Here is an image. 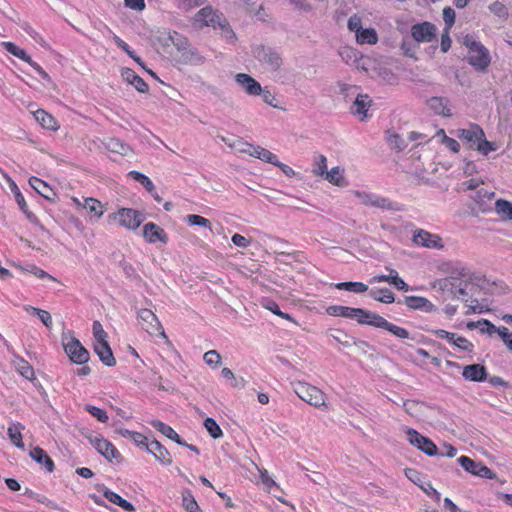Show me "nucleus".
I'll return each mask as SVG.
<instances>
[{
	"label": "nucleus",
	"mask_w": 512,
	"mask_h": 512,
	"mask_svg": "<svg viewBox=\"0 0 512 512\" xmlns=\"http://www.w3.org/2000/svg\"><path fill=\"white\" fill-rule=\"evenodd\" d=\"M495 197V193L493 191H489L485 188L478 189L473 196H471L474 205L471 207V214L473 216H478L480 213H488L491 212L492 200Z\"/></svg>",
	"instance_id": "obj_7"
},
{
	"label": "nucleus",
	"mask_w": 512,
	"mask_h": 512,
	"mask_svg": "<svg viewBox=\"0 0 512 512\" xmlns=\"http://www.w3.org/2000/svg\"><path fill=\"white\" fill-rule=\"evenodd\" d=\"M176 60L185 65H202L205 62V58L198 50L190 47L181 52Z\"/></svg>",
	"instance_id": "obj_25"
},
{
	"label": "nucleus",
	"mask_w": 512,
	"mask_h": 512,
	"mask_svg": "<svg viewBox=\"0 0 512 512\" xmlns=\"http://www.w3.org/2000/svg\"><path fill=\"white\" fill-rule=\"evenodd\" d=\"M489 10L499 17H503V16L507 15V13H508L505 5L498 1L490 4Z\"/></svg>",
	"instance_id": "obj_63"
},
{
	"label": "nucleus",
	"mask_w": 512,
	"mask_h": 512,
	"mask_svg": "<svg viewBox=\"0 0 512 512\" xmlns=\"http://www.w3.org/2000/svg\"><path fill=\"white\" fill-rule=\"evenodd\" d=\"M150 424L153 428H155L157 431H159L169 439L175 441L178 445H186V442L181 439V437L176 433V431L171 426L163 423L160 420H152Z\"/></svg>",
	"instance_id": "obj_31"
},
{
	"label": "nucleus",
	"mask_w": 512,
	"mask_h": 512,
	"mask_svg": "<svg viewBox=\"0 0 512 512\" xmlns=\"http://www.w3.org/2000/svg\"><path fill=\"white\" fill-rule=\"evenodd\" d=\"M437 28L430 22L415 24L411 28V35L417 42H431L436 37Z\"/></svg>",
	"instance_id": "obj_14"
},
{
	"label": "nucleus",
	"mask_w": 512,
	"mask_h": 512,
	"mask_svg": "<svg viewBox=\"0 0 512 512\" xmlns=\"http://www.w3.org/2000/svg\"><path fill=\"white\" fill-rule=\"evenodd\" d=\"M339 290H346L354 293H364L368 290V286L362 282H340L335 284Z\"/></svg>",
	"instance_id": "obj_45"
},
{
	"label": "nucleus",
	"mask_w": 512,
	"mask_h": 512,
	"mask_svg": "<svg viewBox=\"0 0 512 512\" xmlns=\"http://www.w3.org/2000/svg\"><path fill=\"white\" fill-rule=\"evenodd\" d=\"M30 457L40 465H44L48 472H53L55 466L52 459L40 447H35L30 451Z\"/></svg>",
	"instance_id": "obj_32"
},
{
	"label": "nucleus",
	"mask_w": 512,
	"mask_h": 512,
	"mask_svg": "<svg viewBox=\"0 0 512 512\" xmlns=\"http://www.w3.org/2000/svg\"><path fill=\"white\" fill-rule=\"evenodd\" d=\"M326 312L330 316H341L344 318H356L359 324H369L373 312L362 308H352L341 305H332L326 309Z\"/></svg>",
	"instance_id": "obj_3"
},
{
	"label": "nucleus",
	"mask_w": 512,
	"mask_h": 512,
	"mask_svg": "<svg viewBox=\"0 0 512 512\" xmlns=\"http://www.w3.org/2000/svg\"><path fill=\"white\" fill-rule=\"evenodd\" d=\"M92 331L95 338V343L107 341V333L104 331L99 321H94L92 325Z\"/></svg>",
	"instance_id": "obj_58"
},
{
	"label": "nucleus",
	"mask_w": 512,
	"mask_h": 512,
	"mask_svg": "<svg viewBox=\"0 0 512 512\" xmlns=\"http://www.w3.org/2000/svg\"><path fill=\"white\" fill-rule=\"evenodd\" d=\"M181 495L182 505L186 512H202L192 492L189 489H184Z\"/></svg>",
	"instance_id": "obj_39"
},
{
	"label": "nucleus",
	"mask_w": 512,
	"mask_h": 512,
	"mask_svg": "<svg viewBox=\"0 0 512 512\" xmlns=\"http://www.w3.org/2000/svg\"><path fill=\"white\" fill-rule=\"evenodd\" d=\"M466 327L469 330L478 328L481 333H487L488 335H492L496 331L495 325L486 319H481L476 322L470 321L467 323Z\"/></svg>",
	"instance_id": "obj_40"
},
{
	"label": "nucleus",
	"mask_w": 512,
	"mask_h": 512,
	"mask_svg": "<svg viewBox=\"0 0 512 512\" xmlns=\"http://www.w3.org/2000/svg\"><path fill=\"white\" fill-rule=\"evenodd\" d=\"M114 42L115 44L120 48L122 49L124 52H126V54L131 57L135 62H137L139 65H141L142 67H144V64L141 60L140 57H138L134 51H132L129 47V45L123 41L121 38H119L118 36H114Z\"/></svg>",
	"instance_id": "obj_52"
},
{
	"label": "nucleus",
	"mask_w": 512,
	"mask_h": 512,
	"mask_svg": "<svg viewBox=\"0 0 512 512\" xmlns=\"http://www.w3.org/2000/svg\"><path fill=\"white\" fill-rule=\"evenodd\" d=\"M294 391L306 403L314 406H325V394L315 386L298 382L294 385Z\"/></svg>",
	"instance_id": "obj_4"
},
{
	"label": "nucleus",
	"mask_w": 512,
	"mask_h": 512,
	"mask_svg": "<svg viewBox=\"0 0 512 512\" xmlns=\"http://www.w3.org/2000/svg\"><path fill=\"white\" fill-rule=\"evenodd\" d=\"M252 53L266 71L277 72L283 65L281 54L270 46L257 45L253 48Z\"/></svg>",
	"instance_id": "obj_2"
},
{
	"label": "nucleus",
	"mask_w": 512,
	"mask_h": 512,
	"mask_svg": "<svg viewBox=\"0 0 512 512\" xmlns=\"http://www.w3.org/2000/svg\"><path fill=\"white\" fill-rule=\"evenodd\" d=\"M30 186L41 196H43L47 200H54L56 193L53 189L43 180L38 177H31L29 179Z\"/></svg>",
	"instance_id": "obj_29"
},
{
	"label": "nucleus",
	"mask_w": 512,
	"mask_h": 512,
	"mask_svg": "<svg viewBox=\"0 0 512 512\" xmlns=\"http://www.w3.org/2000/svg\"><path fill=\"white\" fill-rule=\"evenodd\" d=\"M205 363L209 366H219L221 364V356L216 350H210L203 356Z\"/></svg>",
	"instance_id": "obj_60"
},
{
	"label": "nucleus",
	"mask_w": 512,
	"mask_h": 512,
	"mask_svg": "<svg viewBox=\"0 0 512 512\" xmlns=\"http://www.w3.org/2000/svg\"><path fill=\"white\" fill-rule=\"evenodd\" d=\"M408 441L413 446L428 456L438 455V448L431 439L420 434L416 430L409 428L407 430Z\"/></svg>",
	"instance_id": "obj_11"
},
{
	"label": "nucleus",
	"mask_w": 512,
	"mask_h": 512,
	"mask_svg": "<svg viewBox=\"0 0 512 512\" xmlns=\"http://www.w3.org/2000/svg\"><path fill=\"white\" fill-rule=\"evenodd\" d=\"M33 314L37 315L40 321L48 328L53 324L50 313L42 309H33Z\"/></svg>",
	"instance_id": "obj_62"
},
{
	"label": "nucleus",
	"mask_w": 512,
	"mask_h": 512,
	"mask_svg": "<svg viewBox=\"0 0 512 512\" xmlns=\"http://www.w3.org/2000/svg\"><path fill=\"white\" fill-rule=\"evenodd\" d=\"M128 176L142 184L149 193H153L155 191L153 182L143 173L132 170L128 173Z\"/></svg>",
	"instance_id": "obj_47"
},
{
	"label": "nucleus",
	"mask_w": 512,
	"mask_h": 512,
	"mask_svg": "<svg viewBox=\"0 0 512 512\" xmlns=\"http://www.w3.org/2000/svg\"><path fill=\"white\" fill-rule=\"evenodd\" d=\"M204 427L210 436L214 439H218L222 436V430L213 418H206L204 420Z\"/></svg>",
	"instance_id": "obj_50"
},
{
	"label": "nucleus",
	"mask_w": 512,
	"mask_h": 512,
	"mask_svg": "<svg viewBox=\"0 0 512 512\" xmlns=\"http://www.w3.org/2000/svg\"><path fill=\"white\" fill-rule=\"evenodd\" d=\"M369 295L374 300L382 302V303H386V304H390L395 301V296H394L393 292L387 288L371 289L369 292Z\"/></svg>",
	"instance_id": "obj_38"
},
{
	"label": "nucleus",
	"mask_w": 512,
	"mask_h": 512,
	"mask_svg": "<svg viewBox=\"0 0 512 512\" xmlns=\"http://www.w3.org/2000/svg\"><path fill=\"white\" fill-rule=\"evenodd\" d=\"M443 20L445 22V29H450L455 23L456 13L451 7H445L443 9Z\"/></svg>",
	"instance_id": "obj_61"
},
{
	"label": "nucleus",
	"mask_w": 512,
	"mask_h": 512,
	"mask_svg": "<svg viewBox=\"0 0 512 512\" xmlns=\"http://www.w3.org/2000/svg\"><path fill=\"white\" fill-rule=\"evenodd\" d=\"M36 121L46 129L50 130H56L58 129L59 125L57 120L46 111L39 109L34 113Z\"/></svg>",
	"instance_id": "obj_33"
},
{
	"label": "nucleus",
	"mask_w": 512,
	"mask_h": 512,
	"mask_svg": "<svg viewBox=\"0 0 512 512\" xmlns=\"http://www.w3.org/2000/svg\"><path fill=\"white\" fill-rule=\"evenodd\" d=\"M12 363L17 370V372L23 376L25 379L29 381H35V372L33 367L29 364L28 361L20 357L19 355L14 354V358L12 360Z\"/></svg>",
	"instance_id": "obj_26"
},
{
	"label": "nucleus",
	"mask_w": 512,
	"mask_h": 512,
	"mask_svg": "<svg viewBox=\"0 0 512 512\" xmlns=\"http://www.w3.org/2000/svg\"><path fill=\"white\" fill-rule=\"evenodd\" d=\"M147 451L154 455V457L164 465L172 463V457L169 451L161 445L157 440H153L147 446Z\"/></svg>",
	"instance_id": "obj_23"
},
{
	"label": "nucleus",
	"mask_w": 512,
	"mask_h": 512,
	"mask_svg": "<svg viewBox=\"0 0 512 512\" xmlns=\"http://www.w3.org/2000/svg\"><path fill=\"white\" fill-rule=\"evenodd\" d=\"M85 409L88 413H90L93 417H95L98 421L102 423H106L109 419L107 412L96 406L86 405Z\"/></svg>",
	"instance_id": "obj_56"
},
{
	"label": "nucleus",
	"mask_w": 512,
	"mask_h": 512,
	"mask_svg": "<svg viewBox=\"0 0 512 512\" xmlns=\"http://www.w3.org/2000/svg\"><path fill=\"white\" fill-rule=\"evenodd\" d=\"M368 325L376 327V328L385 329V330L389 331L390 333H392L393 335H395L396 337L401 338V339H407V338H409V335H410L409 332L405 328L399 327L395 324L388 322L384 317H382L374 312L372 314V317H371Z\"/></svg>",
	"instance_id": "obj_13"
},
{
	"label": "nucleus",
	"mask_w": 512,
	"mask_h": 512,
	"mask_svg": "<svg viewBox=\"0 0 512 512\" xmlns=\"http://www.w3.org/2000/svg\"><path fill=\"white\" fill-rule=\"evenodd\" d=\"M476 476L480 478H486V479H495L496 474L486 465L481 463L480 467H478V470L476 472Z\"/></svg>",
	"instance_id": "obj_64"
},
{
	"label": "nucleus",
	"mask_w": 512,
	"mask_h": 512,
	"mask_svg": "<svg viewBox=\"0 0 512 512\" xmlns=\"http://www.w3.org/2000/svg\"><path fill=\"white\" fill-rule=\"evenodd\" d=\"M427 106L434 111L435 114L450 117L451 112L448 107V99L443 97H431L427 100Z\"/></svg>",
	"instance_id": "obj_30"
},
{
	"label": "nucleus",
	"mask_w": 512,
	"mask_h": 512,
	"mask_svg": "<svg viewBox=\"0 0 512 512\" xmlns=\"http://www.w3.org/2000/svg\"><path fill=\"white\" fill-rule=\"evenodd\" d=\"M138 319L142 328L150 335H161L166 338L164 329L157 316L150 309H140Z\"/></svg>",
	"instance_id": "obj_8"
},
{
	"label": "nucleus",
	"mask_w": 512,
	"mask_h": 512,
	"mask_svg": "<svg viewBox=\"0 0 512 512\" xmlns=\"http://www.w3.org/2000/svg\"><path fill=\"white\" fill-rule=\"evenodd\" d=\"M110 219L117 220L119 224L129 230L137 229L144 221V215L132 208H121L109 215Z\"/></svg>",
	"instance_id": "obj_6"
},
{
	"label": "nucleus",
	"mask_w": 512,
	"mask_h": 512,
	"mask_svg": "<svg viewBox=\"0 0 512 512\" xmlns=\"http://www.w3.org/2000/svg\"><path fill=\"white\" fill-rule=\"evenodd\" d=\"M355 195L360 200V202L365 206L376 207L379 209L390 211H401V207L399 206L398 203L393 202L386 197H382L380 195L364 191H356Z\"/></svg>",
	"instance_id": "obj_5"
},
{
	"label": "nucleus",
	"mask_w": 512,
	"mask_h": 512,
	"mask_svg": "<svg viewBox=\"0 0 512 512\" xmlns=\"http://www.w3.org/2000/svg\"><path fill=\"white\" fill-rule=\"evenodd\" d=\"M413 241L417 245H421L426 248L441 249L443 247L439 236L424 230H418L413 236Z\"/></svg>",
	"instance_id": "obj_18"
},
{
	"label": "nucleus",
	"mask_w": 512,
	"mask_h": 512,
	"mask_svg": "<svg viewBox=\"0 0 512 512\" xmlns=\"http://www.w3.org/2000/svg\"><path fill=\"white\" fill-rule=\"evenodd\" d=\"M387 133V143L391 149L400 152L407 147V141L404 140L399 134L390 132Z\"/></svg>",
	"instance_id": "obj_46"
},
{
	"label": "nucleus",
	"mask_w": 512,
	"mask_h": 512,
	"mask_svg": "<svg viewBox=\"0 0 512 512\" xmlns=\"http://www.w3.org/2000/svg\"><path fill=\"white\" fill-rule=\"evenodd\" d=\"M186 221L190 225L203 226V227H207V228L211 229L210 221L200 215H195V214L188 215L186 217Z\"/></svg>",
	"instance_id": "obj_59"
},
{
	"label": "nucleus",
	"mask_w": 512,
	"mask_h": 512,
	"mask_svg": "<svg viewBox=\"0 0 512 512\" xmlns=\"http://www.w3.org/2000/svg\"><path fill=\"white\" fill-rule=\"evenodd\" d=\"M235 81L248 95L257 96L262 92L260 83L246 73L236 74Z\"/></svg>",
	"instance_id": "obj_16"
},
{
	"label": "nucleus",
	"mask_w": 512,
	"mask_h": 512,
	"mask_svg": "<svg viewBox=\"0 0 512 512\" xmlns=\"http://www.w3.org/2000/svg\"><path fill=\"white\" fill-rule=\"evenodd\" d=\"M370 97L365 94H357L352 106L351 113L355 116H358L361 121H363L367 117L368 108L371 105Z\"/></svg>",
	"instance_id": "obj_21"
},
{
	"label": "nucleus",
	"mask_w": 512,
	"mask_h": 512,
	"mask_svg": "<svg viewBox=\"0 0 512 512\" xmlns=\"http://www.w3.org/2000/svg\"><path fill=\"white\" fill-rule=\"evenodd\" d=\"M457 462L459 465L470 474L476 476V472L478 470V467H480L482 462L474 461L473 459L469 458L468 456H461L457 459Z\"/></svg>",
	"instance_id": "obj_48"
},
{
	"label": "nucleus",
	"mask_w": 512,
	"mask_h": 512,
	"mask_svg": "<svg viewBox=\"0 0 512 512\" xmlns=\"http://www.w3.org/2000/svg\"><path fill=\"white\" fill-rule=\"evenodd\" d=\"M404 303L408 308L413 310L432 312L436 309L435 306L427 298L421 296H406Z\"/></svg>",
	"instance_id": "obj_24"
},
{
	"label": "nucleus",
	"mask_w": 512,
	"mask_h": 512,
	"mask_svg": "<svg viewBox=\"0 0 512 512\" xmlns=\"http://www.w3.org/2000/svg\"><path fill=\"white\" fill-rule=\"evenodd\" d=\"M83 207L87 209L90 213L94 214L96 218H100L104 213L103 204L94 198H86L84 200Z\"/></svg>",
	"instance_id": "obj_44"
},
{
	"label": "nucleus",
	"mask_w": 512,
	"mask_h": 512,
	"mask_svg": "<svg viewBox=\"0 0 512 512\" xmlns=\"http://www.w3.org/2000/svg\"><path fill=\"white\" fill-rule=\"evenodd\" d=\"M483 129L477 125L473 124L468 129H460L457 131V137L464 141L468 148H474L477 146L478 141L483 137Z\"/></svg>",
	"instance_id": "obj_15"
},
{
	"label": "nucleus",
	"mask_w": 512,
	"mask_h": 512,
	"mask_svg": "<svg viewBox=\"0 0 512 512\" xmlns=\"http://www.w3.org/2000/svg\"><path fill=\"white\" fill-rule=\"evenodd\" d=\"M228 146L232 149H235L238 152L248 154L250 149L252 148V144L244 141L242 138H233L232 143H228Z\"/></svg>",
	"instance_id": "obj_54"
},
{
	"label": "nucleus",
	"mask_w": 512,
	"mask_h": 512,
	"mask_svg": "<svg viewBox=\"0 0 512 512\" xmlns=\"http://www.w3.org/2000/svg\"><path fill=\"white\" fill-rule=\"evenodd\" d=\"M333 339H335L337 342L341 343L342 345L349 347L351 346V336H349L345 331L343 330H333L330 334Z\"/></svg>",
	"instance_id": "obj_57"
},
{
	"label": "nucleus",
	"mask_w": 512,
	"mask_h": 512,
	"mask_svg": "<svg viewBox=\"0 0 512 512\" xmlns=\"http://www.w3.org/2000/svg\"><path fill=\"white\" fill-rule=\"evenodd\" d=\"M430 332L438 338L446 339L449 343L462 351L470 353L474 349V345L468 339L458 336L455 333H451L443 329H434Z\"/></svg>",
	"instance_id": "obj_12"
},
{
	"label": "nucleus",
	"mask_w": 512,
	"mask_h": 512,
	"mask_svg": "<svg viewBox=\"0 0 512 512\" xmlns=\"http://www.w3.org/2000/svg\"><path fill=\"white\" fill-rule=\"evenodd\" d=\"M63 346L73 363L82 365L88 362L90 354L78 339L72 337L69 342L63 343Z\"/></svg>",
	"instance_id": "obj_10"
},
{
	"label": "nucleus",
	"mask_w": 512,
	"mask_h": 512,
	"mask_svg": "<svg viewBox=\"0 0 512 512\" xmlns=\"http://www.w3.org/2000/svg\"><path fill=\"white\" fill-rule=\"evenodd\" d=\"M10 188H11V191L14 193L15 200H16L20 210L26 215V218L31 223L38 224L39 223L38 218L35 216V214H33L31 211L28 210L24 196L20 192L17 185L14 182H12L10 184Z\"/></svg>",
	"instance_id": "obj_28"
},
{
	"label": "nucleus",
	"mask_w": 512,
	"mask_h": 512,
	"mask_svg": "<svg viewBox=\"0 0 512 512\" xmlns=\"http://www.w3.org/2000/svg\"><path fill=\"white\" fill-rule=\"evenodd\" d=\"M495 212L502 220H512V202L505 199H498L495 201Z\"/></svg>",
	"instance_id": "obj_36"
},
{
	"label": "nucleus",
	"mask_w": 512,
	"mask_h": 512,
	"mask_svg": "<svg viewBox=\"0 0 512 512\" xmlns=\"http://www.w3.org/2000/svg\"><path fill=\"white\" fill-rule=\"evenodd\" d=\"M90 444L100 453L106 460L112 462L115 460L117 463L121 462L122 456L116 447L108 440L100 435H95L94 438H89Z\"/></svg>",
	"instance_id": "obj_9"
},
{
	"label": "nucleus",
	"mask_w": 512,
	"mask_h": 512,
	"mask_svg": "<svg viewBox=\"0 0 512 512\" xmlns=\"http://www.w3.org/2000/svg\"><path fill=\"white\" fill-rule=\"evenodd\" d=\"M143 237L148 243L159 241L166 244L168 242V236L165 231L153 222L146 223L143 226Z\"/></svg>",
	"instance_id": "obj_17"
},
{
	"label": "nucleus",
	"mask_w": 512,
	"mask_h": 512,
	"mask_svg": "<svg viewBox=\"0 0 512 512\" xmlns=\"http://www.w3.org/2000/svg\"><path fill=\"white\" fill-rule=\"evenodd\" d=\"M463 44L469 49L467 60L477 71H485L490 65L491 59L487 48L476 41L473 36L466 35Z\"/></svg>",
	"instance_id": "obj_1"
},
{
	"label": "nucleus",
	"mask_w": 512,
	"mask_h": 512,
	"mask_svg": "<svg viewBox=\"0 0 512 512\" xmlns=\"http://www.w3.org/2000/svg\"><path fill=\"white\" fill-rule=\"evenodd\" d=\"M476 149L483 155H488L491 151H495L497 149V145L495 142H490L486 140L485 133L483 132V137L478 141Z\"/></svg>",
	"instance_id": "obj_53"
},
{
	"label": "nucleus",
	"mask_w": 512,
	"mask_h": 512,
	"mask_svg": "<svg viewBox=\"0 0 512 512\" xmlns=\"http://www.w3.org/2000/svg\"><path fill=\"white\" fill-rule=\"evenodd\" d=\"M94 352L104 365L108 367L115 366L116 360L107 341L94 343Z\"/></svg>",
	"instance_id": "obj_22"
},
{
	"label": "nucleus",
	"mask_w": 512,
	"mask_h": 512,
	"mask_svg": "<svg viewBox=\"0 0 512 512\" xmlns=\"http://www.w3.org/2000/svg\"><path fill=\"white\" fill-rule=\"evenodd\" d=\"M24 426L21 423H14L8 428V437L11 442L18 448L24 449L21 430Z\"/></svg>",
	"instance_id": "obj_37"
},
{
	"label": "nucleus",
	"mask_w": 512,
	"mask_h": 512,
	"mask_svg": "<svg viewBox=\"0 0 512 512\" xmlns=\"http://www.w3.org/2000/svg\"><path fill=\"white\" fill-rule=\"evenodd\" d=\"M462 376L469 381L482 382L487 379V370L481 364H471L464 367Z\"/></svg>",
	"instance_id": "obj_20"
},
{
	"label": "nucleus",
	"mask_w": 512,
	"mask_h": 512,
	"mask_svg": "<svg viewBox=\"0 0 512 512\" xmlns=\"http://www.w3.org/2000/svg\"><path fill=\"white\" fill-rule=\"evenodd\" d=\"M123 79L133 85L135 89L141 93L148 91V84L138 76L132 69L124 68L121 73Z\"/></svg>",
	"instance_id": "obj_27"
},
{
	"label": "nucleus",
	"mask_w": 512,
	"mask_h": 512,
	"mask_svg": "<svg viewBox=\"0 0 512 512\" xmlns=\"http://www.w3.org/2000/svg\"><path fill=\"white\" fill-rule=\"evenodd\" d=\"M325 179L329 181L331 184L343 187L346 185V181L343 177V171L340 167H333L330 171H327L325 174Z\"/></svg>",
	"instance_id": "obj_41"
},
{
	"label": "nucleus",
	"mask_w": 512,
	"mask_h": 512,
	"mask_svg": "<svg viewBox=\"0 0 512 512\" xmlns=\"http://www.w3.org/2000/svg\"><path fill=\"white\" fill-rule=\"evenodd\" d=\"M375 73L386 83L394 84L397 81V76L387 67H378L375 69Z\"/></svg>",
	"instance_id": "obj_51"
},
{
	"label": "nucleus",
	"mask_w": 512,
	"mask_h": 512,
	"mask_svg": "<svg viewBox=\"0 0 512 512\" xmlns=\"http://www.w3.org/2000/svg\"><path fill=\"white\" fill-rule=\"evenodd\" d=\"M221 14L218 13V11H215L212 9V7H204L201 10H199L196 14V20L198 22H201L202 24L206 26H213L216 27L217 25L221 26L222 28L225 27L221 23Z\"/></svg>",
	"instance_id": "obj_19"
},
{
	"label": "nucleus",
	"mask_w": 512,
	"mask_h": 512,
	"mask_svg": "<svg viewBox=\"0 0 512 512\" xmlns=\"http://www.w3.org/2000/svg\"><path fill=\"white\" fill-rule=\"evenodd\" d=\"M104 145L107 150L123 156L128 155L131 151L130 146L118 138H109L104 142Z\"/></svg>",
	"instance_id": "obj_35"
},
{
	"label": "nucleus",
	"mask_w": 512,
	"mask_h": 512,
	"mask_svg": "<svg viewBox=\"0 0 512 512\" xmlns=\"http://www.w3.org/2000/svg\"><path fill=\"white\" fill-rule=\"evenodd\" d=\"M356 39L359 44H376L378 41V36L373 28L369 29H361L356 34Z\"/></svg>",
	"instance_id": "obj_42"
},
{
	"label": "nucleus",
	"mask_w": 512,
	"mask_h": 512,
	"mask_svg": "<svg viewBox=\"0 0 512 512\" xmlns=\"http://www.w3.org/2000/svg\"><path fill=\"white\" fill-rule=\"evenodd\" d=\"M327 172V159L324 155L319 154L314 157L312 173L316 176H324Z\"/></svg>",
	"instance_id": "obj_49"
},
{
	"label": "nucleus",
	"mask_w": 512,
	"mask_h": 512,
	"mask_svg": "<svg viewBox=\"0 0 512 512\" xmlns=\"http://www.w3.org/2000/svg\"><path fill=\"white\" fill-rule=\"evenodd\" d=\"M103 495H104V497L108 501H110L111 503H113L115 505H118L119 507H121L125 511H127V512H134L135 511V508H134L133 504L130 503L129 501L125 500L124 498H122L117 493H115V492H113V491H111V490L106 488L104 490Z\"/></svg>",
	"instance_id": "obj_34"
},
{
	"label": "nucleus",
	"mask_w": 512,
	"mask_h": 512,
	"mask_svg": "<svg viewBox=\"0 0 512 512\" xmlns=\"http://www.w3.org/2000/svg\"><path fill=\"white\" fill-rule=\"evenodd\" d=\"M276 254L278 256L286 258L285 260L278 259L279 261H281L284 264L291 265L293 268H295L294 263H304V261L306 260V257L301 252L289 253L285 251H276Z\"/></svg>",
	"instance_id": "obj_43"
},
{
	"label": "nucleus",
	"mask_w": 512,
	"mask_h": 512,
	"mask_svg": "<svg viewBox=\"0 0 512 512\" xmlns=\"http://www.w3.org/2000/svg\"><path fill=\"white\" fill-rule=\"evenodd\" d=\"M170 39L179 53L190 47L188 39L178 33L171 35Z\"/></svg>",
	"instance_id": "obj_55"
}]
</instances>
